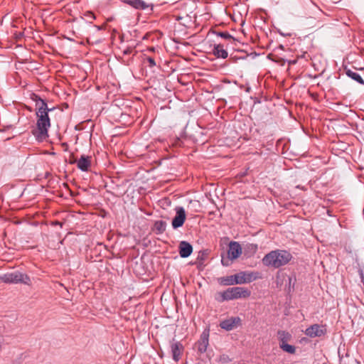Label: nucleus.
I'll return each mask as SVG.
<instances>
[{
  "instance_id": "a878e982",
  "label": "nucleus",
  "mask_w": 364,
  "mask_h": 364,
  "mask_svg": "<svg viewBox=\"0 0 364 364\" xmlns=\"http://www.w3.org/2000/svg\"><path fill=\"white\" fill-rule=\"evenodd\" d=\"M169 18H170L168 19L169 22L180 21L183 18V17L181 16L179 14H173V15L170 16Z\"/></svg>"
},
{
  "instance_id": "1a4fd4ad",
  "label": "nucleus",
  "mask_w": 364,
  "mask_h": 364,
  "mask_svg": "<svg viewBox=\"0 0 364 364\" xmlns=\"http://www.w3.org/2000/svg\"><path fill=\"white\" fill-rule=\"evenodd\" d=\"M237 284L250 283L257 279L253 272H240L235 274Z\"/></svg>"
},
{
  "instance_id": "4468645a",
  "label": "nucleus",
  "mask_w": 364,
  "mask_h": 364,
  "mask_svg": "<svg viewBox=\"0 0 364 364\" xmlns=\"http://www.w3.org/2000/svg\"><path fill=\"white\" fill-rule=\"evenodd\" d=\"M193 252L192 245L186 242L181 241L179 244V255L183 258H186L189 257Z\"/></svg>"
},
{
  "instance_id": "a211bd4d",
  "label": "nucleus",
  "mask_w": 364,
  "mask_h": 364,
  "mask_svg": "<svg viewBox=\"0 0 364 364\" xmlns=\"http://www.w3.org/2000/svg\"><path fill=\"white\" fill-rule=\"evenodd\" d=\"M166 228V222L164 220H156L154 224V231L156 234L163 233Z\"/></svg>"
},
{
  "instance_id": "c85d7f7f",
  "label": "nucleus",
  "mask_w": 364,
  "mask_h": 364,
  "mask_svg": "<svg viewBox=\"0 0 364 364\" xmlns=\"http://www.w3.org/2000/svg\"><path fill=\"white\" fill-rule=\"evenodd\" d=\"M132 49L131 48H128L127 49H125L124 51H123V53L124 54H128V53H130L132 52Z\"/></svg>"
},
{
  "instance_id": "f8f14e48",
  "label": "nucleus",
  "mask_w": 364,
  "mask_h": 364,
  "mask_svg": "<svg viewBox=\"0 0 364 364\" xmlns=\"http://www.w3.org/2000/svg\"><path fill=\"white\" fill-rule=\"evenodd\" d=\"M242 254V247L237 242H230L228 251V259H235Z\"/></svg>"
},
{
  "instance_id": "7c9ffc66",
  "label": "nucleus",
  "mask_w": 364,
  "mask_h": 364,
  "mask_svg": "<svg viewBox=\"0 0 364 364\" xmlns=\"http://www.w3.org/2000/svg\"><path fill=\"white\" fill-rule=\"evenodd\" d=\"M361 280H362V282L363 283V285H364V276H363V273H361Z\"/></svg>"
},
{
  "instance_id": "9b49d317",
  "label": "nucleus",
  "mask_w": 364,
  "mask_h": 364,
  "mask_svg": "<svg viewBox=\"0 0 364 364\" xmlns=\"http://www.w3.org/2000/svg\"><path fill=\"white\" fill-rule=\"evenodd\" d=\"M171 350L172 353L173 359L177 362L180 360L181 354L183 351V344L179 341H176L173 340L171 342Z\"/></svg>"
},
{
  "instance_id": "6ab92c4d",
  "label": "nucleus",
  "mask_w": 364,
  "mask_h": 364,
  "mask_svg": "<svg viewBox=\"0 0 364 364\" xmlns=\"http://www.w3.org/2000/svg\"><path fill=\"white\" fill-rule=\"evenodd\" d=\"M219 281H220V283L223 285L230 286V285L237 284L236 280L235 279V274L231 275V276L221 277V278H220Z\"/></svg>"
},
{
  "instance_id": "9d476101",
  "label": "nucleus",
  "mask_w": 364,
  "mask_h": 364,
  "mask_svg": "<svg viewBox=\"0 0 364 364\" xmlns=\"http://www.w3.org/2000/svg\"><path fill=\"white\" fill-rule=\"evenodd\" d=\"M76 163L77 167L82 171H87L91 166L92 156L82 155L77 161H71L70 164Z\"/></svg>"
},
{
  "instance_id": "bb28decb",
  "label": "nucleus",
  "mask_w": 364,
  "mask_h": 364,
  "mask_svg": "<svg viewBox=\"0 0 364 364\" xmlns=\"http://www.w3.org/2000/svg\"><path fill=\"white\" fill-rule=\"evenodd\" d=\"M277 32L282 36H291V31H282L281 30L280 28H277Z\"/></svg>"
},
{
  "instance_id": "0eeeda50",
  "label": "nucleus",
  "mask_w": 364,
  "mask_h": 364,
  "mask_svg": "<svg viewBox=\"0 0 364 364\" xmlns=\"http://www.w3.org/2000/svg\"><path fill=\"white\" fill-rule=\"evenodd\" d=\"M176 216L172 220V227L174 229H177L183 226L186 220V211L183 207H176Z\"/></svg>"
},
{
  "instance_id": "aec40b11",
  "label": "nucleus",
  "mask_w": 364,
  "mask_h": 364,
  "mask_svg": "<svg viewBox=\"0 0 364 364\" xmlns=\"http://www.w3.org/2000/svg\"><path fill=\"white\" fill-rule=\"evenodd\" d=\"M279 347L285 352L294 354L296 351V348L294 346L285 343H279Z\"/></svg>"
},
{
  "instance_id": "ddd939ff",
  "label": "nucleus",
  "mask_w": 364,
  "mask_h": 364,
  "mask_svg": "<svg viewBox=\"0 0 364 364\" xmlns=\"http://www.w3.org/2000/svg\"><path fill=\"white\" fill-rule=\"evenodd\" d=\"M240 321L241 320L239 317H231L228 319L222 321L220 323V326L221 328L229 331L232 330L236 325L240 322Z\"/></svg>"
},
{
  "instance_id": "412c9836",
  "label": "nucleus",
  "mask_w": 364,
  "mask_h": 364,
  "mask_svg": "<svg viewBox=\"0 0 364 364\" xmlns=\"http://www.w3.org/2000/svg\"><path fill=\"white\" fill-rule=\"evenodd\" d=\"M207 252L205 251H200L196 258V264L202 265L207 257Z\"/></svg>"
},
{
  "instance_id": "473e14b6",
  "label": "nucleus",
  "mask_w": 364,
  "mask_h": 364,
  "mask_svg": "<svg viewBox=\"0 0 364 364\" xmlns=\"http://www.w3.org/2000/svg\"><path fill=\"white\" fill-rule=\"evenodd\" d=\"M149 50H150L151 51H154V48H151Z\"/></svg>"
},
{
  "instance_id": "dca6fc26",
  "label": "nucleus",
  "mask_w": 364,
  "mask_h": 364,
  "mask_svg": "<svg viewBox=\"0 0 364 364\" xmlns=\"http://www.w3.org/2000/svg\"><path fill=\"white\" fill-rule=\"evenodd\" d=\"M31 99L36 102V111L41 107H43V109L48 107L46 100H43L39 95L35 93L31 94Z\"/></svg>"
},
{
  "instance_id": "cd10ccee",
  "label": "nucleus",
  "mask_w": 364,
  "mask_h": 364,
  "mask_svg": "<svg viewBox=\"0 0 364 364\" xmlns=\"http://www.w3.org/2000/svg\"><path fill=\"white\" fill-rule=\"evenodd\" d=\"M95 28L97 31L102 30V29L105 30L107 28V24H102V26H98V25L95 24Z\"/></svg>"
},
{
  "instance_id": "423d86ee",
  "label": "nucleus",
  "mask_w": 364,
  "mask_h": 364,
  "mask_svg": "<svg viewBox=\"0 0 364 364\" xmlns=\"http://www.w3.org/2000/svg\"><path fill=\"white\" fill-rule=\"evenodd\" d=\"M122 2L129 4L138 10L147 11L151 13L153 11L154 5L148 4L143 0H120Z\"/></svg>"
},
{
  "instance_id": "4be33fe9",
  "label": "nucleus",
  "mask_w": 364,
  "mask_h": 364,
  "mask_svg": "<svg viewBox=\"0 0 364 364\" xmlns=\"http://www.w3.org/2000/svg\"><path fill=\"white\" fill-rule=\"evenodd\" d=\"M278 336L280 341V343H285L291 337L288 332L284 331H278Z\"/></svg>"
},
{
  "instance_id": "20e7f679",
  "label": "nucleus",
  "mask_w": 364,
  "mask_h": 364,
  "mask_svg": "<svg viewBox=\"0 0 364 364\" xmlns=\"http://www.w3.org/2000/svg\"><path fill=\"white\" fill-rule=\"evenodd\" d=\"M0 280L6 284H23L28 286L31 285V280L29 276L18 271L0 274Z\"/></svg>"
},
{
  "instance_id": "f3484780",
  "label": "nucleus",
  "mask_w": 364,
  "mask_h": 364,
  "mask_svg": "<svg viewBox=\"0 0 364 364\" xmlns=\"http://www.w3.org/2000/svg\"><path fill=\"white\" fill-rule=\"evenodd\" d=\"M346 74L348 77H350L351 79L354 80L357 82L364 85V81L361 76L356 72H354L351 70L350 69L345 68Z\"/></svg>"
},
{
  "instance_id": "7ed1b4c3",
  "label": "nucleus",
  "mask_w": 364,
  "mask_h": 364,
  "mask_svg": "<svg viewBox=\"0 0 364 364\" xmlns=\"http://www.w3.org/2000/svg\"><path fill=\"white\" fill-rule=\"evenodd\" d=\"M251 295V291L246 287H234L227 289L225 291L218 292L215 299L219 302L238 299H246Z\"/></svg>"
},
{
  "instance_id": "5701e85b",
  "label": "nucleus",
  "mask_w": 364,
  "mask_h": 364,
  "mask_svg": "<svg viewBox=\"0 0 364 364\" xmlns=\"http://www.w3.org/2000/svg\"><path fill=\"white\" fill-rule=\"evenodd\" d=\"M85 16L87 18L85 19V21H87V23H92L93 20H96L97 19V18L95 16V14L92 12H91V11H87L85 14Z\"/></svg>"
},
{
  "instance_id": "f03ea898",
  "label": "nucleus",
  "mask_w": 364,
  "mask_h": 364,
  "mask_svg": "<svg viewBox=\"0 0 364 364\" xmlns=\"http://www.w3.org/2000/svg\"><path fill=\"white\" fill-rule=\"evenodd\" d=\"M293 257L290 252L286 250H272L264 255L262 261L264 266L278 269L287 264Z\"/></svg>"
},
{
  "instance_id": "393cba45",
  "label": "nucleus",
  "mask_w": 364,
  "mask_h": 364,
  "mask_svg": "<svg viewBox=\"0 0 364 364\" xmlns=\"http://www.w3.org/2000/svg\"><path fill=\"white\" fill-rule=\"evenodd\" d=\"M218 35L228 40H235V38L228 32L226 31L218 33Z\"/></svg>"
},
{
  "instance_id": "2f4dec72",
  "label": "nucleus",
  "mask_w": 364,
  "mask_h": 364,
  "mask_svg": "<svg viewBox=\"0 0 364 364\" xmlns=\"http://www.w3.org/2000/svg\"><path fill=\"white\" fill-rule=\"evenodd\" d=\"M6 16H4V17L2 18L1 21V23H3V21H4V20L6 18Z\"/></svg>"
},
{
  "instance_id": "39448f33",
  "label": "nucleus",
  "mask_w": 364,
  "mask_h": 364,
  "mask_svg": "<svg viewBox=\"0 0 364 364\" xmlns=\"http://www.w3.org/2000/svg\"><path fill=\"white\" fill-rule=\"evenodd\" d=\"M327 332L326 325L313 324L306 328L304 334L310 338L321 337Z\"/></svg>"
},
{
  "instance_id": "f257e3e1",
  "label": "nucleus",
  "mask_w": 364,
  "mask_h": 364,
  "mask_svg": "<svg viewBox=\"0 0 364 364\" xmlns=\"http://www.w3.org/2000/svg\"><path fill=\"white\" fill-rule=\"evenodd\" d=\"M42 107L36 111V128L32 130V134L38 141H43L48 137V129L51 125L48 112L54 109Z\"/></svg>"
},
{
  "instance_id": "b1692460",
  "label": "nucleus",
  "mask_w": 364,
  "mask_h": 364,
  "mask_svg": "<svg viewBox=\"0 0 364 364\" xmlns=\"http://www.w3.org/2000/svg\"><path fill=\"white\" fill-rule=\"evenodd\" d=\"M144 63H148V66L149 68H154L156 65L155 60L153 58L149 57V56L146 57L144 58Z\"/></svg>"
},
{
  "instance_id": "2eb2a0df",
  "label": "nucleus",
  "mask_w": 364,
  "mask_h": 364,
  "mask_svg": "<svg viewBox=\"0 0 364 364\" xmlns=\"http://www.w3.org/2000/svg\"><path fill=\"white\" fill-rule=\"evenodd\" d=\"M213 54L216 58H220L223 59H225L228 56V51L224 48V46L222 44L215 45L213 49Z\"/></svg>"
},
{
  "instance_id": "c756f323",
  "label": "nucleus",
  "mask_w": 364,
  "mask_h": 364,
  "mask_svg": "<svg viewBox=\"0 0 364 364\" xmlns=\"http://www.w3.org/2000/svg\"><path fill=\"white\" fill-rule=\"evenodd\" d=\"M221 262H222L223 265H224V266L228 265V261L225 262V259H224L223 257L221 259Z\"/></svg>"
},
{
  "instance_id": "6e6552de",
  "label": "nucleus",
  "mask_w": 364,
  "mask_h": 364,
  "mask_svg": "<svg viewBox=\"0 0 364 364\" xmlns=\"http://www.w3.org/2000/svg\"><path fill=\"white\" fill-rule=\"evenodd\" d=\"M209 328L205 329L197 342L198 350L200 353H203L207 350L208 346H209Z\"/></svg>"
}]
</instances>
